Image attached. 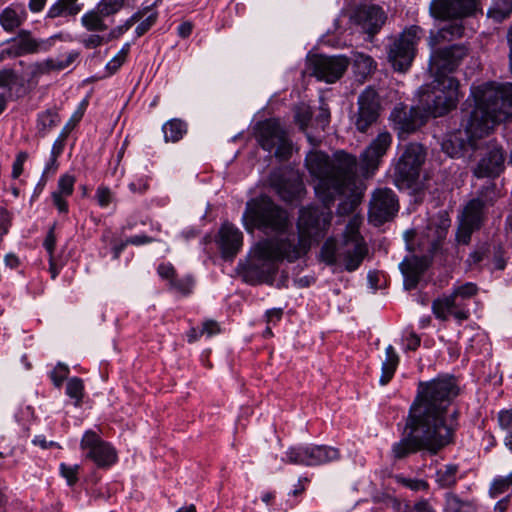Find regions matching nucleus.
I'll list each match as a JSON object with an SVG mask.
<instances>
[{"instance_id":"obj_2","label":"nucleus","mask_w":512,"mask_h":512,"mask_svg":"<svg viewBox=\"0 0 512 512\" xmlns=\"http://www.w3.org/2000/svg\"><path fill=\"white\" fill-rule=\"evenodd\" d=\"M329 220L330 214L318 208H302L297 222L298 238L292 235L259 241L250 250L247 273L259 281H270L278 270V262H294L307 254L312 239L321 235Z\"/></svg>"},{"instance_id":"obj_60","label":"nucleus","mask_w":512,"mask_h":512,"mask_svg":"<svg viewBox=\"0 0 512 512\" xmlns=\"http://www.w3.org/2000/svg\"><path fill=\"white\" fill-rule=\"evenodd\" d=\"M16 76L12 70H2L0 71V88L9 87L12 83H14Z\"/></svg>"},{"instance_id":"obj_53","label":"nucleus","mask_w":512,"mask_h":512,"mask_svg":"<svg viewBox=\"0 0 512 512\" xmlns=\"http://www.w3.org/2000/svg\"><path fill=\"white\" fill-rule=\"evenodd\" d=\"M73 126L68 123L60 132L57 139L55 140L53 147H52V154H60L64 147V142L66 138L68 137L69 133L71 132Z\"/></svg>"},{"instance_id":"obj_22","label":"nucleus","mask_w":512,"mask_h":512,"mask_svg":"<svg viewBox=\"0 0 512 512\" xmlns=\"http://www.w3.org/2000/svg\"><path fill=\"white\" fill-rule=\"evenodd\" d=\"M353 19L365 33L374 35L385 23L386 15L379 6L364 5L355 11Z\"/></svg>"},{"instance_id":"obj_50","label":"nucleus","mask_w":512,"mask_h":512,"mask_svg":"<svg viewBox=\"0 0 512 512\" xmlns=\"http://www.w3.org/2000/svg\"><path fill=\"white\" fill-rule=\"evenodd\" d=\"M75 178L71 175H64L58 182V193L61 195L69 196L73 192Z\"/></svg>"},{"instance_id":"obj_16","label":"nucleus","mask_w":512,"mask_h":512,"mask_svg":"<svg viewBox=\"0 0 512 512\" xmlns=\"http://www.w3.org/2000/svg\"><path fill=\"white\" fill-rule=\"evenodd\" d=\"M380 101L377 92L372 88H366L358 97V111L353 116L356 129L365 133L377 122L380 116Z\"/></svg>"},{"instance_id":"obj_5","label":"nucleus","mask_w":512,"mask_h":512,"mask_svg":"<svg viewBox=\"0 0 512 512\" xmlns=\"http://www.w3.org/2000/svg\"><path fill=\"white\" fill-rule=\"evenodd\" d=\"M458 392L459 388L453 377H438L422 382L409 415L442 435L448 434V438L452 440L454 427L446 422L445 415Z\"/></svg>"},{"instance_id":"obj_1","label":"nucleus","mask_w":512,"mask_h":512,"mask_svg":"<svg viewBox=\"0 0 512 512\" xmlns=\"http://www.w3.org/2000/svg\"><path fill=\"white\" fill-rule=\"evenodd\" d=\"M461 122L462 129L448 134L441 148L452 158L465 157L478 148L498 123L512 116V84L485 83L471 88Z\"/></svg>"},{"instance_id":"obj_7","label":"nucleus","mask_w":512,"mask_h":512,"mask_svg":"<svg viewBox=\"0 0 512 512\" xmlns=\"http://www.w3.org/2000/svg\"><path fill=\"white\" fill-rule=\"evenodd\" d=\"M405 428L408 431L405 436L392 445L391 455L394 460H402L421 450L435 455L452 442L448 434L442 435L411 415L407 418Z\"/></svg>"},{"instance_id":"obj_61","label":"nucleus","mask_w":512,"mask_h":512,"mask_svg":"<svg viewBox=\"0 0 512 512\" xmlns=\"http://www.w3.org/2000/svg\"><path fill=\"white\" fill-rule=\"evenodd\" d=\"M104 41V38L100 35L91 34L83 39V44L86 48L92 49L100 46Z\"/></svg>"},{"instance_id":"obj_59","label":"nucleus","mask_w":512,"mask_h":512,"mask_svg":"<svg viewBox=\"0 0 512 512\" xmlns=\"http://www.w3.org/2000/svg\"><path fill=\"white\" fill-rule=\"evenodd\" d=\"M28 154L26 152H20L17 155L16 160L13 163L12 177L18 178L23 172L24 162L27 160Z\"/></svg>"},{"instance_id":"obj_41","label":"nucleus","mask_w":512,"mask_h":512,"mask_svg":"<svg viewBox=\"0 0 512 512\" xmlns=\"http://www.w3.org/2000/svg\"><path fill=\"white\" fill-rule=\"evenodd\" d=\"M66 394L75 399V406H79L84 394L83 381L78 377L69 379L66 385Z\"/></svg>"},{"instance_id":"obj_47","label":"nucleus","mask_w":512,"mask_h":512,"mask_svg":"<svg viewBox=\"0 0 512 512\" xmlns=\"http://www.w3.org/2000/svg\"><path fill=\"white\" fill-rule=\"evenodd\" d=\"M511 485L512 474L504 478L495 479L490 488V493L492 497H497L498 495L504 493Z\"/></svg>"},{"instance_id":"obj_20","label":"nucleus","mask_w":512,"mask_h":512,"mask_svg":"<svg viewBox=\"0 0 512 512\" xmlns=\"http://www.w3.org/2000/svg\"><path fill=\"white\" fill-rule=\"evenodd\" d=\"M478 288L474 283L467 282L456 287L452 294L438 298L432 303V311L436 318L445 319L447 311L458 305V299H470L477 294Z\"/></svg>"},{"instance_id":"obj_40","label":"nucleus","mask_w":512,"mask_h":512,"mask_svg":"<svg viewBox=\"0 0 512 512\" xmlns=\"http://www.w3.org/2000/svg\"><path fill=\"white\" fill-rule=\"evenodd\" d=\"M512 11V0H495L493 6L488 10V16L496 20L507 17Z\"/></svg>"},{"instance_id":"obj_35","label":"nucleus","mask_w":512,"mask_h":512,"mask_svg":"<svg viewBox=\"0 0 512 512\" xmlns=\"http://www.w3.org/2000/svg\"><path fill=\"white\" fill-rule=\"evenodd\" d=\"M60 123V116L54 110H47L39 114L37 119V133L45 137L53 128Z\"/></svg>"},{"instance_id":"obj_19","label":"nucleus","mask_w":512,"mask_h":512,"mask_svg":"<svg viewBox=\"0 0 512 512\" xmlns=\"http://www.w3.org/2000/svg\"><path fill=\"white\" fill-rule=\"evenodd\" d=\"M478 0H434L431 12L439 19H462L477 10Z\"/></svg>"},{"instance_id":"obj_56","label":"nucleus","mask_w":512,"mask_h":512,"mask_svg":"<svg viewBox=\"0 0 512 512\" xmlns=\"http://www.w3.org/2000/svg\"><path fill=\"white\" fill-rule=\"evenodd\" d=\"M157 12H151L140 24L136 27L137 36L145 34L156 22Z\"/></svg>"},{"instance_id":"obj_43","label":"nucleus","mask_w":512,"mask_h":512,"mask_svg":"<svg viewBox=\"0 0 512 512\" xmlns=\"http://www.w3.org/2000/svg\"><path fill=\"white\" fill-rule=\"evenodd\" d=\"M74 61L73 55H68L65 59H48L40 65L42 72L50 70H63L67 68Z\"/></svg>"},{"instance_id":"obj_24","label":"nucleus","mask_w":512,"mask_h":512,"mask_svg":"<svg viewBox=\"0 0 512 512\" xmlns=\"http://www.w3.org/2000/svg\"><path fill=\"white\" fill-rule=\"evenodd\" d=\"M429 261L426 257L412 256L405 258L400 269L404 275V285L407 289H413L417 286L421 275L427 269Z\"/></svg>"},{"instance_id":"obj_42","label":"nucleus","mask_w":512,"mask_h":512,"mask_svg":"<svg viewBox=\"0 0 512 512\" xmlns=\"http://www.w3.org/2000/svg\"><path fill=\"white\" fill-rule=\"evenodd\" d=\"M313 112L308 105L301 104L295 108V121L305 131L311 121Z\"/></svg>"},{"instance_id":"obj_27","label":"nucleus","mask_w":512,"mask_h":512,"mask_svg":"<svg viewBox=\"0 0 512 512\" xmlns=\"http://www.w3.org/2000/svg\"><path fill=\"white\" fill-rule=\"evenodd\" d=\"M43 42H38L30 36L28 31L22 30L14 44L7 49L8 55L21 56L24 54L35 53L41 49Z\"/></svg>"},{"instance_id":"obj_17","label":"nucleus","mask_w":512,"mask_h":512,"mask_svg":"<svg viewBox=\"0 0 512 512\" xmlns=\"http://www.w3.org/2000/svg\"><path fill=\"white\" fill-rule=\"evenodd\" d=\"M398 211V199L388 188L377 189L371 198L369 221L379 226L391 220Z\"/></svg>"},{"instance_id":"obj_36","label":"nucleus","mask_w":512,"mask_h":512,"mask_svg":"<svg viewBox=\"0 0 512 512\" xmlns=\"http://www.w3.org/2000/svg\"><path fill=\"white\" fill-rule=\"evenodd\" d=\"M165 141L177 142L187 131L186 124L180 119H172L162 127Z\"/></svg>"},{"instance_id":"obj_44","label":"nucleus","mask_w":512,"mask_h":512,"mask_svg":"<svg viewBox=\"0 0 512 512\" xmlns=\"http://www.w3.org/2000/svg\"><path fill=\"white\" fill-rule=\"evenodd\" d=\"M124 5V0H101L96 8L104 15L109 17L116 14Z\"/></svg>"},{"instance_id":"obj_39","label":"nucleus","mask_w":512,"mask_h":512,"mask_svg":"<svg viewBox=\"0 0 512 512\" xmlns=\"http://www.w3.org/2000/svg\"><path fill=\"white\" fill-rule=\"evenodd\" d=\"M498 422L501 429L506 431L504 444L512 452V409L500 411Z\"/></svg>"},{"instance_id":"obj_37","label":"nucleus","mask_w":512,"mask_h":512,"mask_svg":"<svg viewBox=\"0 0 512 512\" xmlns=\"http://www.w3.org/2000/svg\"><path fill=\"white\" fill-rule=\"evenodd\" d=\"M445 512H476L473 501L462 500L453 493L446 494Z\"/></svg>"},{"instance_id":"obj_45","label":"nucleus","mask_w":512,"mask_h":512,"mask_svg":"<svg viewBox=\"0 0 512 512\" xmlns=\"http://www.w3.org/2000/svg\"><path fill=\"white\" fill-rule=\"evenodd\" d=\"M143 16L144 13L141 11L134 13L123 25L111 30L107 40L115 39L128 31L136 22L140 21Z\"/></svg>"},{"instance_id":"obj_54","label":"nucleus","mask_w":512,"mask_h":512,"mask_svg":"<svg viewBox=\"0 0 512 512\" xmlns=\"http://www.w3.org/2000/svg\"><path fill=\"white\" fill-rule=\"evenodd\" d=\"M359 204V199L356 195L352 194L350 198L341 202L338 206V214L339 215H348L352 213L357 205Z\"/></svg>"},{"instance_id":"obj_8","label":"nucleus","mask_w":512,"mask_h":512,"mask_svg":"<svg viewBox=\"0 0 512 512\" xmlns=\"http://www.w3.org/2000/svg\"><path fill=\"white\" fill-rule=\"evenodd\" d=\"M243 220L248 231L257 228L266 234H282L290 227L287 211L263 195L247 202Z\"/></svg>"},{"instance_id":"obj_11","label":"nucleus","mask_w":512,"mask_h":512,"mask_svg":"<svg viewBox=\"0 0 512 512\" xmlns=\"http://www.w3.org/2000/svg\"><path fill=\"white\" fill-rule=\"evenodd\" d=\"M255 136L264 150L268 152L274 150L275 157L282 160L290 157L292 142L278 120L268 119L259 122L256 126Z\"/></svg>"},{"instance_id":"obj_48","label":"nucleus","mask_w":512,"mask_h":512,"mask_svg":"<svg viewBox=\"0 0 512 512\" xmlns=\"http://www.w3.org/2000/svg\"><path fill=\"white\" fill-rule=\"evenodd\" d=\"M194 281L190 276H186L182 279L175 278L174 281L170 284L171 288L175 289L181 294H189L192 290Z\"/></svg>"},{"instance_id":"obj_25","label":"nucleus","mask_w":512,"mask_h":512,"mask_svg":"<svg viewBox=\"0 0 512 512\" xmlns=\"http://www.w3.org/2000/svg\"><path fill=\"white\" fill-rule=\"evenodd\" d=\"M452 19V21L445 23L436 34L431 33L429 37V46L431 48H434L440 42H450L463 36L465 29L462 20Z\"/></svg>"},{"instance_id":"obj_18","label":"nucleus","mask_w":512,"mask_h":512,"mask_svg":"<svg viewBox=\"0 0 512 512\" xmlns=\"http://www.w3.org/2000/svg\"><path fill=\"white\" fill-rule=\"evenodd\" d=\"M392 135L380 132L360 155L359 169L363 176L369 177L378 169L383 156L390 148Z\"/></svg>"},{"instance_id":"obj_34","label":"nucleus","mask_w":512,"mask_h":512,"mask_svg":"<svg viewBox=\"0 0 512 512\" xmlns=\"http://www.w3.org/2000/svg\"><path fill=\"white\" fill-rule=\"evenodd\" d=\"M105 16L95 8L83 14L81 17V24L92 32H103L107 30L108 26L104 22Z\"/></svg>"},{"instance_id":"obj_49","label":"nucleus","mask_w":512,"mask_h":512,"mask_svg":"<svg viewBox=\"0 0 512 512\" xmlns=\"http://www.w3.org/2000/svg\"><path fill=\"white\" fill-rule=\"evenodd\" d=\"M69 374V368L63 363H59L51 372V379L56 387H60Z\"/></svg>"},{"instance_id":"obj_9","label":"nucleus","mask_w":512,"mask_h":512,"mask_svg":"<svg viewBox=\"0 0 512 512\" xmlns=\"http://www.w3.org/2000/svg\"><path fill=\"white\" fill-rule=\"evenodd\" d=\"M499 198L496 184L489 182L483 186L476 198L471 199L463 209L456 233V240L460 244L467 245L474 231L483 225L486 208L493 206Z\"/></svg>"},{"instance_id":"obj_51","label":"nucleus","mask_w":512,"mask_h":512,"mask_svg":"<svg viewBox=\"0 0 512 512\" xmlns=\"http://www.w3.org/2000/svg\"><path fill=\"white\" fill-rule=\"evenodd\" d=\"M79 465L68 466L64 463L60 465V471L62 476L67 480L69 485H73L77 482Z\"/></svg>"},{"instance_id":"obj_13","label":"nucleus","mask_w":512,"mask_h":512,"mask_svg":"<svg viewBox=\"0 0 512 512\" xmlns=\"http://www.w3.org/2000/svg\"><path fill=\"white\" fill-rule=\"evenodd\" d=\"M350 59L344 55L314 54L307 59V71L318 80L335 83L346 72Z\"/></svg>"},{"instance_id":"obj_14","label":"nucleus","mask_w":512,"mask_h":512,"mask_svg":"<svg viewBox=\"0 0 512 512\" xmlns=\"http://www.w3.org/2000/svg\"><path fill=\"white\" fill-rule=\"evenodd\" d=\"M80 447L85 453V458L92 460L98 467L111 466L117 460L114 448L92 430L85 432Z\"/></svg>"},{"instance_id":"obj_10","label":"nucleus","mask_w":512,"mask_h":512,"mask_svg":"<svg viewBox=\"0 0 512 512\" xmlns=\"http://www.w3.org/2000/svg\"><path fill=\"white\" fill-rule=\"evenodd\" d=\"M422 34L423 30L419 26L413 25L391 41L387 54L394 70L404 72L411 66L416 54V46Z\"/></svg>"},{"instance_id":"obj_63","label":"nucleus","mask_w":512,"mask_h":512,"mask_svg":"<svg viewBox=\"0 0 512 512\" xmlns=\"http://www.w3.org/2000/svg\"><path fill=\"white\" fill-rule=\"evenodd\" d=\"M125 62V59L120 56L118 53L116 56H114L106 65V68L107 70H109V72L112 74V73H115L121 66L122 64Z\"/></svg>"},{"instance_id":"obj_15","label":"nucleus","mask_w":512,"mask_h":512,"mask_svg":"<svg viewBox=\"0 0 512 512\" xmlns=\"http://www.w3.org/2000/svg\"><path fill=\"white\" fill-rule=\"evenodd\" d=\"M423 87H421L419 92V97L422 96ZM421 101V99L419 100ZM422 107H408L402 103L397 104L391 114L390 120L393 122L394 128L399 130L402 133H411L416 131L425 120L427 116H433L429 113L425 105L420 102Z\"/></svg>"},{"instance_id":"obj_57","label":"nucleus","mask_w":512,"mask_h":512,"mask_svg":"<svg viewBox=\"0 0 512 512\" xmlns=\"http://www.w3.org/2000/svg\"><path fill=\"white\" fill-rule=\"evenodd\" d=\"M158 274L161 278L169 280L170 284L176 278L175 268L170 263H163L158 266Z\"/></svg>"},{"instance_id":"obj_21","label":"nucleus","mask_w":512,"mask_h":512,"mask_svg":"<svg viewBox=\"0 0 512 512\" xmlns=\"http://www.w3.org/2000/svg\"><path fill=\"white\" fill-rule=\"evenodd\" d=\"M504 160L505 157L502 148L496 144L490 143L487 146L486 153L480 159L474 170L475 176L479 178L498 176L504 169Z\"/></svg>"},{"instance_id":"obj_12","label":"nucleus","mask_w":512,"mask_h":512,"mask_svg":"<svg viewBox=\"0 0 512 512\" xmlns=\"http://www.w3.org/2000/svg\"><path fill=\"white\" fill-rule=\"evenodd\" d=\"M425 156L420 144L410 143L405 147L394 171V182L399 188H410L417 181Z\"/></svg>"},{"instance_id":"obj_62","label":"nucleus","mask_w":512,"mask_h":512,"mask_svg":"<svg viewBox=\"0 0 512 512\" xmlns=\"http://www.w3.org/2000/svg\"><path fill=\"white\" fill-rule=\"evenodd\" d=\"M65 195H61L58 192H53L52 198L54 205L57 207L59 212L66 213L68 211V205L67 202L64 199Z\"/></svg>"},{"instance_id":"obj_55","label":"nucleus","mask_w":512,"mask_h":512,"mask_svg":"<svg viewBox=\"0 0 512 512\" xmlns=\"http://www.w3.org/2000/svg\"><path fill=\"white\" fill-rule=\"evenodd\" d=\"M398 482L413 491H420V490L428 489V483L421 479H411V478L400 477L398 479Z\"/></svg>"},{"instance_id":"obj_38","label":"nucleus","mask_w":512,"mask_h":512,"mask_svg":"<svg viewBox=\"0 0 512 512\" xmlns=\"http://www.w3.org/2000/svg\"><path fill=\"white\" fill-rule=\"evenodd\" d=\"M285 454L286 457L282 459L283 462L307 466L308 446L290 447Z\"/></svg>"},{"instance_id":"obj_31","label":"nucleus","mask_w":512,"mask_h":512,"mask_svg":"<svg viewBox=\"0 0 512 512\" xmlns=\"http://www.w3.org/2000/svg\"><path fill=\"white\" fill-rule=\"evenodd\" d=\"M79 0H57L47 12V17L54 19L58 17L75 16L82 10Z\"/></svg>"},{"instance_id":"obj_3","label":"nucleus","mask_w":512,"mask_h":512,"mask_svg":"<svg viewBox=\"0 0 512 512\" xmlns=\"http://www.w3.org/2000/svg\"><path fill=\"white\" fill-rule=\"evenodd\" d=\"M467 55L468 49L462 44L432 50L429 70L434 80L423 86L421 102L433 117H441L456 106L459 82L449 74L456 71Z\"/></svg>"},{"instance_id":"obj_52","label":"nucleus","mask_w":512,"mask_h":512,"mask_svg":"<svg viewBox=\"0 0 512 512\" xmlns=\"http://www.w3.org/2000/svg\"><path fill=\"white\" fill-rule=\"evenodd\" d=\"M95 198L97 200V203L101 207L105 208L112 202L113 195L108 187L100 186L96 191Z\"/></svg>"},{"instance_id":"obj_58","label":"nucleus","mask_w":512,"mask_h":512,"mask_svg":"<svg viewBox=\"0 0 512 512\" xmlns=\"http://www.w3.org/2000/svg\"><path fill=\"white\" fill-rule=\"evenodd\" d=\"M220 326L216 321L207 320L202 324V328L200 329L201 335H207L208 337L216 335L220 333Z\"/></svg>"},{"instance_id":"obj_26","label":"nucleus","mask_w":512,"mask_h":512,"mask_svg":"<svg viewBox=\"0 0 512 512\" xmlns=\"http://www.w3.org/2000/svg\"><path fill=\"white\" fill-rule=\"evenodd\" d=\"M339 457V450L334 447L326 445L308 446L307 466L322 465L338 460Z\"/></svg>"},{"instance_id":"obj_33","label":"nucleus","mask_w":512,"mask_h":512,"mask_svg":"<svg viewBox=\"0 0 512 512\" xmlns=\"http://www.w3.org/2000/svg\"><path fill=\"white\" fill-rule=\"evenodd\" d=\"M26 18V13L21 11L17 12L13 8H6L0 13V24L7 32H12L18 28Z\"/></svg>"},{"instance_id":"obj_32","label":"nucleus","mask_w":512,"mask_h":512,"mask_svg":"<svg viewBox=\"0 0 512 512\" xmlns=\"http://www.w3.org/2000/svg\"><path fill=\"white\" fill-rule=\"evenodd\" d=\"M459 467L456 464H447L436 471L435 480L441 488L454 486L458 479Z\"/></svg>"},{"instance_id":"obj_23","label":"nucleus","mask_w":512,"mask_h":512,"mask_svg":"<svg viewBox=\"0 0 512 512\" xmlns=\"http://www.w3.org/2000/svg\"><path fill=\"white\" fill-rule=\"evenodd\" d=\"M222 257L232 259L239 252L243 243L242 232L230 223H224L216 238Z\"/></svg>"},{"instance_id":"obj_28","label":"nucleus","mask_w":512,"mask_h":512,"mask_svg":"<svg viewBox=\"0 0 512 512\" xmlns=\"http://www.w3.org/2000/svg\"><path fill=\"white\" fill-rule=\"evenodd\" d=\"M350 59L355 75L360 79H366L373 74L377 68L374 59L362 52L353 51Z\"/></svg>"},{"instance_id":"obj_46","label":"nucleus","mask_w":512,"mask_h":512,"mask_svg":"<svg viewBox=\"0 0 512 512\" xmlns=\"http://www.w3.org/2000/svg\"><path fill=\"white\" fill-rule=\"evenodd\" d=\"M466 299H458V305L447 311L445 319L448 320L449 316L452 315L458 321H464L469 317V311L465 308Z\"/></svg>"},{"instance_id":"obj_4","label":"nucleus","mask_w":512,"mask_h":512,"mask_svg":"<svg viewBox=\"0 0 512 512\" xmlns=\"http://www.w3.org/2000/svg\"><path fill=\"white\" fill-rule=\"evenodd\" d=\"M306 166L316 179L315 192L326 208L340 195L352 193L355 188L356 158L343 151L333 160L322 152H311Z\"/></svg>"},{"instance_id":"obj_6","label":"nucleus","mask_w":512,"mask_h":512,"mask_svg":"<svg viewBox=\"0 0 512 512\" xmlns=\"http://www.w3.org/2000/svg\"><path fill=\"white\" fill-rule=\"evenodd\" d=\"M362 218L354 215L346 225L343 239L338 244L328 239L322 246L320 256L328 265H341L348 272L359 268L368 253V248L359 233Z\"/></svg>"},{"instance_id":"obj_29","label":"nucleus","mask_w":512,"mask_h":512,"mask_svg":"<svg viewBox=\"0 0 512 512\" xmlns=\"http://www.w3.org/2000/svg\"><path fill=\"white\" fill-rule=\"evenodd\" d=\"M270 184L277 194L285 201H290L299 191V184L287 181L281 172H273L270 176Z\"/></svg>"},{"instance_id":"obj_64","label":"nucleus","mask_w":512,"mask_h":512,"mask_svg":"<svg viewBox=\"0 0 512 512\" xmlns=\"http://www.w3.org/2000/svg\"><path fill=\"white\" fill-rule=\"evenodd\" d=\"M330 118V112L327 107L321 106L319 113L316 117V122L321 125V128L324 129L328 124Z\"/></svg>"},{"instance_id":"obj_30","label":"nucleus","mask_w":512,"mask_h":512,"mask_svg":"<svg viewBox=\"0 0 512 512\" xmlns=\"http://www.w3.org/2000/svg\"><path fill=\"white\" fill-rule=\"evenodd\" d=\"M399 364V356L392 345L385 349V359L381 366L380 385L384 386L390 382Z\"/></svg>"}]
</instances>
